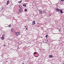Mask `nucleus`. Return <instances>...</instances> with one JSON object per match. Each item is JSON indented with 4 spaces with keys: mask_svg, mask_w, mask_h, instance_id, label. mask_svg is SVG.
I'll return each instance as SVG.
<instances>
[{
    "mask_svg": "<svg viewBox=\"0 0 64 64\" xmlns=\"http://www.w3.org/2000/svg\"><path fill=\"white\" fill-rule=\"evenodd\" d=\"M38 11L39 13H40V14H42V13H43V11H42V10H38Z\"/></svg>",
    "mask_w": 64,
    "mask_h": 64,
    "instance_id": "f257e3e1",
    "label": "nucleus"
},
{
    "mask_svg": "<svg viewBox=\"0 0 64 64\" xmlns=\"http://www.w3.org/2000/svg\"><path fill=\"white\" fill-rule=\"evenodd\" d=\"M15 34L16 35V36H18V35H20V33L19 32H16V33H15Z\"/></svg>",
    "mask_w": 64,
    "mask_h": 64,
    "instance_id": "f03ea898",
    "label": "nucleus"
},
{
    "mask_svg": "<svg viewBox=\"0 0 64 64\" xmlns=\"http://www.w3.org/2000/svg\"><path fill=\"white\" fill-rule=\"evenodd\" d=\"M32 25H35V21H34L32 22Z\"/></svg>",
    "mask_w": 64,
    "mask_h": 64,
    "instance_id": "7ed1b4c3",
    "label": "nucleus"
},
{
    "mask_svg": "<svg viewBox=\"0 0 64 64\" xmlns=\"http://www.w3.org/2000/svg\"><path fill=\"white\" fill-rule=\"evenodd\" d=\"M56 10L57 11H60V10L58 8H56Z\"/></svg>",
    "mask_w": 64,
    "mask_h": 64,
    "instance_id": "20e7f679",
    "label": "nucleus"
},
{
    "mask_svg": "<svg viewBox=\"0 0 64 64\" xmlns=\"http://www.w3.org/2000/svg\"><path fill=\"white\" fill-rule=\"evenodd\" d=\"M4 36H2V38H1V39L2 40H4Z\"/></svg>",
    "mask_w": 64,
    "mask_h": 64,
    "instance_id": "39448f33",
    "label": "nucleus"
},
{
    "mask_svg": "<svg viewBox=\"0 0 64 64\" xmlns=\"http://www.w3.org/2000/svg\"><path fill=\"white\" fill-rule=\"evenodd\" d=\"M10 2V1L9 0H8L7 2V3L6 4L7 5H8V4H9V3Z\"/></svg>",
    "mask_w": 64,
    "mask_h": 64,
    "instance_id": "423d86ee",
    "label": "nucleus"
},
{
    "mask_svg": "<svg viewBox=\"0 0 64 64\" xmlns=\"http://www.w3.org/2000/svg\"><path fill=\"white\" fill-rule=\"evenodd\" d=\"M49 57L50 58H51L52 57H53V56L52 55H49Z\"/></svg>",
    "mask_w": 64,
    "mask_h": 64,
    "instance_id": "0eeeda50",
    "label": "nucleus"
},
{
    "mask_svg": "<svg viewBox=\"0 0 64 64\" xmlns=\"http://www.w3.org/2000/svg\"><path fill=\"white\" fill-rule=\"evenodd\" d=\"M23 6H24V7H26V5L25 4H23Z\"/></svg>",
    "mask_w": 64,
    "mask_h": 64,
    "instance_id": "6e6552de",
    "label": "nucleus"
},
{
    "mask_svg": "<svg viewBox=\"0 0 64 64\" xmlns=\"http://www.w3.org/2000/svg\"><path fill=\"white\" fill-rule=\"evenodd\" d=\"M22 10H22V9L21 8L20 9V12H22Z\"/></svg>",
    "mask_w": 64,
    "mask_h": 64,
    "instance_id": "1a4fd4ad",
    "label": "nucleus"
},
{
    "mask_svg": "<svg viewBox=\"0 0 64 64\" xmlns=\"http://www.w3.org/2000/svg\"><path fill=\"white\" fill-rule=\"evenodd\" d=\"M11 31L14 32V30H13V28H12L11 29Z\"/></svg>",
    "mask_w": 64,
    "mask_h": 64,
    "instance_id": "9d476101",
    "label": "nucleus"
},
{
    "mask_svg": "<svg viewBox=\"0 0 64 64\" xmlns=\"http://www.w3.org/2000/svg\"><path fill=\"white\" fill-rule=\"evenodd\" d=\"M19 7H20V9H22V7L21 6H19Z\"/></svg>",
    "mask_w": 64,
    "mask_h": 64,
    "instance_id": "9b49d317",
    "label": "nucleus"
},
{
    "mask_svg": "<svg viewBox=\"0 0 64 64\" xmlns=\"http://www.w3.org/2000/svg\"><path fill=\"white\" fill-rule=\"evenodd\" d=\"M60 12L61 13H63V12H62V11L61 10H60Z\"/></svg>",
    "mask_w": 64,
    "mask_h": 64,
    "instance_id": "f8f14e48",
    "label": "nucleus"
},
{
    "mask_svg": "<svg viewBox=\"0 0 64 64\" xmlns=\"http://www.w3.org/2000/svg\"><path fill=\"white\" fill-rule=\"evenodd\" d=\"M4 8L3 7L2 8L1 10H4Z\"/></svg>",
    "mask_w": 64,
    "mask_h": 64,
    "instance_id": "ddd939ff",
    "label": "nucleus"
},
{
    "mask_svg": "<svg viewBox=\"0 0 64 64\" xmlns=\"http://www.w3.org/2000/svg\"><path fill=\"white\" fill-rule=\"evenodd\" d=\"M34 54L35 55H36V54H37V53L36 52H34Z\"/></svg>",
    "mask_w": 64,
    "mask_h": 64,
    "instance_id": "4468645a",
    "label": "nucleus"
},
{
    "mask_svg": "<svg viewBox=\"0 0 64 64\" xmlns=\"http://www.w3.org/2000/svg\"><path fill=\"white\" fill-rule=\"evenodd\" d=\"M19 3H21V2H22V0H21L20 1V2H19Z\"/></svg>",
    "mask_w": 64,
    "mask_h": 64,
    "instance_id": "2eb2a0df",
    "label": "nucleus"
},
{
    "mask_svg": "<svg viewBox=\"0 0 64 64\" xmlns=\"http://www.w3.org/2000/svg\"><path fill=\"white\" fill-rule=\"evenodd\" d=\"M11 24H10L9 26H8V27H11Z\"/></svg>",
    "mask_w": 64,
    "mask_h": 64,
    "instance_id": "dca6fc26",
    "label": "nucleus"
},
{
    "mask_svg": "<svg viewBox=\"0 0 64 64\" xmlns=\"http://www.w3.org/2000/svg\"><path fill=\"white\" fill-rule=\"evenodd\" d=\"M43 13H46V12H45V11H44L43 12Z\"/></svg>",
    "mask_w": 64,
    "mask_h": 64,
    "instance_id": "f3484780",
    "label": "nucleus"
},
{
    "mask_svg": "<svg viewBox=\"0 0 64 64\" xmlns=\"http://www.w3.org/2000/svg\"><path fill=\"white\" fill-rule=\"evenodd\" d=\"M48 37V35H47L46 36V38H47Z\"/></svg>",
    "mask_w": 64,
    "mask_h": 64,
    "instance_id": "a211bd4d",
    "label": "nucleus"
},
{
    "mask_svg": "<svg viewBox=\"0 0 64 64\" xmlns=\"http://www.w3.org/2000/svg\"><path fill=\"white\" fill-rule=\"evenodd\" d=\"M24 11H27V9H25L24 10Z\"/></svg>",
    "mask_w": 64,
    "mask_h": 64,
    "instance_id": "6ab92c4d",
    "label": "nucleus"
},
{
    "mask_svg": "<svg viewBox=\"0 0 64 64\" xmlns=\"http://www.w3.org/2000/svg\"><path fill=\"white\" fill-rule=\"evenodd\" d=\"M5 34H3L2 36H5Z\"/></svg>",
    "mask_w": 64,
    "mask_h": 64,
    "instance_id": "aec40b11",
    "label": "nucleus"
},
{
    "mask_svg": "<svg viewBox=\"0 0 64 64\" xmlns=\"http://www.w3.org/2000/svg\"><path fill=\"white\" fill-rule=\"evenodd\" d=\"M61 1L62 2H63V1H64V0H61Z\"/></svg>",
    "mask_w": 64,
    "mask_h": 64,
    "instance_id": "412c9836",
    "label": "nucleus"
},
{
    "mask_svg": "<svg viewBox=\"0 0 64 64\" xmlns=\"http://www.w3.org/2000/svg\"><path fill=\"white\" fill-rule=\"evenodd\" d=\"M26 30H28V28H26Z\"/></svg>",
    "mask_w": 64,
    "mask_h": 64,
    "instance_id": "4be33fe9",
    "label": "nucleus"
},
{
    "mask_svg": "<svg viewBox=\"0 0 64 64\" xmlns=\"http://www.w3.org/2000/svg\"><path fill=\"white\" fill-rule=\"evenodd\" d=\"M22 64H24V63L23 62H22Z\"/></svg>",
    "mask_w": 64,
    "mask_h": 64,
    "instance_id": "5701e85b",
    "label": "nucleus"
},
{
    "mask_svg": "<svg viewBox=\"0 0 64 64\" xmlns=\"http://www.w3.org/2000/svg\"><path fill=\"white\" fill-rule=\"evenodd\" d=\"M58 30L59 31V32H60V31L61 30Z\"/></svg>",
    "mask_w": 64,
    "mask_h": 64,
    "instance_id": "b1692460",
    "label": "nucleus"
},
{
    "mask_svg": "<svg viewBox=\"0 0 64 64\" xmlns=\"http://www.w3.org/2000/svg\"><path fill=\"white\" fill-rule=\"evenodd\" d=\"M24 27H25V28H26V26H24Z\"/></svg>",
    "mask_w": 64,
    "mask_h": 64,
    "instance_id": "393cba45",
    "label": "nucleus"
},
{
    "mask_svg": "<svg viewBox=\"0 0 64 64\" xmlns=\"http://www.w3.org/2000/svg\"><path fill=\"white\" fill-rule=\"evenodd\" d=\"M47 42L48 41V40H47Z\"/></svg>",
    "mask_w": 64,
    "mask_h": 64,
    "instance_id": "a878e982",
    "label": "nucleus"
},
{
    "mask_svg": "<svg viewBox=\"0 0 64 64\" xmlns=\"http://www.w3.org/2000/svg\"><path fill=\"white\" fill-rule=\"evenodd\" d=\"M4 46H5V45H4Z\"/></svg>",
    "mask_w": 64,
    "mask_h": 64,
    "instance_id": "bb28decb",
    "label": "nucleus"
},
{
    "mask_svg": "<svg viewBox=\"0 0 64 64\" xmlns=\"http://www.w3.org/2000/svg\"><path fill=\"white\" fill-rule=\"evenodd\" d=\"M60 2H61V1H60Z\"/></svg>",
    "mask_w": 64,
    "mask_h": 64,
    "instance_id": "cd10ccee",
    "label": "nucleus"
},
{
    "mask_svg": "<svg viewBox=\"0 0 64 64\" xmlns=\"http://www.w3.org/2000/svg\"><path fill=\"white\" fill-rule=\"evenodd\" d=\"M33 15H34V14Z\"/></svg>",
    "mask_w": 64,
    "mask_h": 64,
    "instance_id": "c85d7f7f",
    "label": "nucleus"
}]
</instances>
